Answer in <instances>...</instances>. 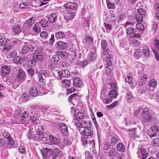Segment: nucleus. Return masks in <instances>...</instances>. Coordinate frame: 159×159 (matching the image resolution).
<instances>
[{"instance_id": "obj_1", "label": "nucleus", "mask_w": 159, "mask_h": 159, "mask_svg": "<svg viewBox=\"0 0 159 159\" xmlns=\"http://www.w3.org/2000/svg\"><path fill=\"white\" fill-rule=\"evenodd\" d=\"M149 109L147 107H139L134 113V115L137 116L138 114H141L145 121H148L149 119Z\"/></svg>"}, {"instance_id": "obj_2", "label": "nucleus", "mask_w": 159, "mask_h": 159, "mask_svg": "<svg viewBox=\"0 0 159 159\" xmlns=\"http://www.w3.org/2000/svg\"><path fill=\"white\" fill-rule=\"evenodd\" d=\"M81 141L83 146L85 147H87L89 149H93L95 147V143L93 140H89L87 139V138L84 137L82 138Z\"/></svg>"}, {"instance_id": "obj_3", "label": "nucleus", "mask_w": 159, "mask_h": 159, "mask_svg": "<svg viewBox=\"0 0 159 159\" xmlns=\"http://www.w3.org/2000/svg\"><path fill=\"white\" fill-rule=\"evenodd\" d=\"M146 14V11L143 9H138L134 16L137 22H141L143 18L145 17Z\"/></svg>"}, {"instance_id": "obj_4", "label": "nucleus", "mask_w": 159, "mask_h": 159, "mask_svg": "<svg viewBox=\"0 0 159 159\" xmlns=\"http://www.w3.org/2000/svg\"><path fill=\"white\" fill-rule=\"evenodd\" d=\"M8 41L9 40L7 39H5L3 36L0 37V46H2V49L3 52L4 53H6L10 49V47L9 48V46H8V47L6 46Z\"/></svg>"}, {"instance_id": "obj_5", "label": "nucleus", "mask_w": 159, "mask_h": 159, "mask_svg": "<svg viewBox=\"0 0 159 159\" xmlns=\"http://www.w3.org/2000/svg\"><path fill=\"white\" fill-rule=\"evenodd\" d=\"M75 125L79 128H90L92 126L91 122L89 121H87L83 120L80 122H76L75 123Z\"/></svg>"}, {"instance_id": "obj_6", "label": "nucleus", "mask_w": 159, "mask_h": 159, "mask_svg": "<svg viewBox=\"0 0 159 159\" xmlns=\"http://www.w3.org/2000/svg\"><path fill=\"white\" fill-rule=\"evenodd\" d=\"M76 10L71 11L70 10H66L63 13L64 19L66 20H70L74 18L75 15Z\"/></svg>"}, {"instance_id": "obj_7", "label": "nucleus", "mask_w": 159, "mask_h": 159, "mask_svg": "<svg viewBox=\"0 0 159 159\" xmlns=\"http://www.w3.org/2000/svg\"><path fill=\"white\" fill-rule=\"evenodd\" d=\"M126 32L127 34L129 35V37L131 38H139L141 36V35L136 33L135 30L132 27L127 29Z\"/></svg>"}, {"instance_id": "obj_8", "label": "nucleus", "mask_w": 159, "mask_h": 159, "mask_svg": "<svg viewBox=\"0 0 159 159\" xmlns=\"http://www.w3.org/2000/svg\"><path fill=\"white\" fill-rule=\"evenodd\" d=\"M52 149L44 148L40 151L43 159H47V158L52 156Z\"/></svg>"}, {"instance_id": "obj_9", "label": "nucleus", "mask_w": 159, "mask_h": 159, "mask_svg": "<svg viewBox=\"0 0 159 159\" xmlns=\"http://www.w3.org/2000/svg\"><path fill=\"white\" fill-rule=\"evenodd\" d=\"M34 49L33 46L31 44V43L29 42H26L25 44L23 46L22 52L23 54H25L30 51H32Z\"/></svg>"}, {"instance_id": "obj_10", "label": "nucleus", "mask_w": 159, "mask_h": 159, "mask_svg": "<svg viewBox=\"0 0 159 159\" xmlns=\"http://www.w3.org/2000/svg\"><path fill=\"white\" fill-rule=\"evenodd\" d=\"M155 43V48L156 49L154 50L152 48L153 53L155 55V57L157 61H158L159 57L158 55L159 54V40L155 39L154 40Z\"/></svg>"}, {"instance_id": "obj_11", "label": "nucleus", "mask_w": 159, "mask_h": 159, "mask_svg": "<svg viewBox=\"0 0 159 159\" xmlns=\"http://www.w3.org/2000/svg\"><path fill=\"white\" fill-rule=\"evenodd\" d=\"M1 75L2 79L6 75H8L10 72V67L8 65L3 66L1 69Z\"/></svg>"}, {"instance_id": "obj_12", "label": "nucleus", "mask_w": 159, "mask_h": 159, "mask_svg": "<svg viewBox=\"0 0 159 159\" xmlns=\"http://www.w3.org/2000/svg\"><path fill=\"white\" fill-rule=\"evenodd\" d=\"M79 97L77 93H75L70 95L68 98L69 102L72 103L73 105L78 102Z\"/></svg>"}, {"instance_id": "obj_13", "label": "nucleus", "mask_w": 159, "mask_h": 159, "mask_svg": "<svg viewBox=\"0 0 159 159\" xmlns=\"http://www.w3.org/2000/svg\"><path fill=\"white\" fill-rule=\"evenodd\" d=\"M33 57L37 61H41L43 58V56L40 51L36 50L33 53Z\"/></svg>"}, {"instance_id": "obj_14", "label": "nucleus", "mask_w": 159, "mask_h": 159, "mask_svg": "<svg viewBox=\"0 0 159 159\" xmlns=\"http://www.w3.org/2000/svg\"><path fill=\"white\" fill-rule=\"evenodd\" d=\"M52 158L53 159H58L60 158V154L61 151L58 148H56L54 149H52L51 150Z\"/></svg>"}, {"instance_id": "obj_15", "label": "nucleus", "mask_w": 159, "mask_h": 159, "mask_svg": "<svg viewBox=\"0 0 159 159\" xmlns=\"http://www.w3.org/2000/svg\"><path fill=\"white\" fill-rule=\"evenodd\" d=\"M64 6L66 9L70 10L71 11L76 10L75 9L77 8V4L71 2L66 3L64 5Z\"/></svg>"}, {"instance_id": "obj_16", "label": "nucleus", "mask_w": 159, "mask_h": 159, "mask_svg": "<svg viewBox=\"0 0 159 159\" xmlns=\"http://www.w3.org/2000/svg\"><path fill=\"white\" fill-rule=\"evenodd\" d=\"M90 128H84V130H82L81 134L84 136L82 138L85 137L87 138L88 136H91L93 135V132L90 129Z\"/></svg>"}, {"instance_id": "obj_17", "label": "nucleus", "mask_w": 159, "mask_h": 159, "mask_svg": "<svg viewBox=\"0 0 159 159\" xmlns=\"http://www.w3.org/2000/svg\"><path fill=\"white\" fill-rule=\"evenodd\" d=\"M59 128L61 133L64 135H67L69 133L67 129V127L64 124L61 123L60 124Z\"/></svg>"}, {"instance_id": "obj_18", "label": "nucleus", "mask_w": 159, "mask_h": 159, "mask_svg": "<svg viewBox=\"0 0 159 159\" xmlns=\"http://www.w3.org/2000/svg\"><path fill=\"white\" fill-rule=\"evenodd\" d=\"M73 85L76 88L81 87L83 86V82L80 78L75 77L73 79Z\"/></svg>"}, {"instance_id": "obj_19", "label": "nucleus", "mask_w": 159, "mask_h": 159, "mask_svg": "<svg viewBox=\"0 0 159 159\" xmlns=\"http://www.w3.org/2000/svg\"><path fill=\"white\" fill-rule=\"evenodd\" d=\"M55 46L58 49H65L67 48V45L66 43L59 41L56 43Z\"/></svg>"}, {"instance_id": "obj_20", "label": "nucleus", "mask_w": 159, "mask_h": 159, "mask_svg": "<svg viewBox=\"0 0 159 159\" xmlns=\"http://www.w3.org/2000/svg\"><path fill=\"white\" fill-rule=\"evenodd\" d=\"M140 153H141L142 155V159H145L148 155V152H146V151L143 148H141L140 149H139L137 153L139 157H140Z\"/></svg>"}, {"instance_id": "obj_21", "label": "nucleus", "mask_w": 159, "mask_h": 159, "mask_svg": "<svg viewBox=\"0 0 159 159\" xmlns=\"http://www.w3.org/2000/svg\"><path fill=\"white\" fill-rule=\"evenodd\" d=\"M48 20L51 23L55 22L57 20V15L55 13H52L47 16Z\"/></svg>"}, {"instance_id": "obj_22", "label": "nucleus", "mask_w": 159, "mask_h": 159, "mask_svg": "<svg viewBox=\"0 0 159 159\" xmlns=\"http://www.w3.org/2000/svg\"><path fill=\"white\" fill-rule=\"evenodd\" d=\"M35 22V19L34 17L30 18L27 20L25 24V26L27 27L28 29Z\"/></svg>"}, {"instance_id": "obj_23", "label": "nucleus", "mask_w": 159, "mask_h": 159, "mask_svg": "<svg viewBox=\"0 0 159 159\" xmlns=\"http://www.w3.org/2000/svg\"><path fill=\"white\" fill-rule=\"evenodd\" d=\"M25 77L24 72L21 69H19L17 75V77L20 80H22Z\"/></svg>"}, {"instance_id": "obj_24", "label": "nucleus", "mask_w": 159, "mask_h": 159, "mask_svg": "<svg viewBox=\"0 0 159 159\" xmlns=\"http://www.w3.org/2000/svg\"><path fill=\"white\" fill-rule=\"evenodd\" d=\"M86 116L82 112H77L75 115V118L77 120V122H79L81 120L84 119L85 118Z\"/></svg>"}, {"instance_id": "obj_25", "label": "nucleus", "mask_w": 159, "mask_h": 159, "mask_svg": "<svg viewBox=\"0 0 159 159\" xmlns=\"http://www.w3.org/2000/svg\"><path fill=\"white\" fill-rule=\"evenodd\" d=\"M49 139L50 141L54 144L57 145L59 144L60 143V140L54 136L49 135Z\"/></svg>"}, {"instance_id": "obj_26", "label": "nucleus", "mask_w": 159, "mask_h": 159, "mask_svg": "<svg viewBox=\"0 0 159 159\" xmlns=\"http://www.w3.org/2000/svg\"><path fill=\"white\" fill-rule=\"evenodd\" d=\"M30 93L32 96L35 97L38 95V91L36 88L32 87L30 89Z\"/></svg>"}, {"instance_id": "obj_27", "label": "nucleus", "mask_w": 159, "mask_h": 159, "mask_svg": "<svg viewBox=\"0 0 159 159\" xmlns=\"http://www.w3.org/2000/svg\"><path fill=\"white\" fill-rule=\"evenodd\" d=\"M147 75H144L143 76L139 79V85H142L144 84L147 80Z\"/></svg>"}, {"instance_id": "obj_28", "label": "nucleus", "mask_w": 159, "mask_h": 159, "mask_svg": "<svg viewBox=\"0 0 159 159\" xmlns=\"http://www.w3.org/2000/svg\"><path fill=\"white\" fill-rule=\"evenodd\" d=\"M39 23H36L33 27V30L36 33H39L41 31V28Z\"/></svg>"}, {"instance_id": "obj_29", "label": "nucleus", "mask_w": 159, "mask_h": 159, "mask_svg": "<svg viewBox=\"0 0 159 159\" xmlns=\"http://www.w3.org/2000/svg\"><path fill=\"white\" fill-rule=\"evenodd\" d=\"M61 86L64 87H68L71 84L70 81L69 80H65L61 82Z\"/></svg>"}, {"instance_id": "obj_30", "label": "nucleus", "mask_w": 159, "mask_h": 159, "mask_svg": "<svg viewBox=\"0 0 159 159\" xmlns=\"http://www.w3.org/2000/svg\"><path fill=\"white\" fill-rule=\"evenodd\" d=\"M113 60V56L111 54H109L106 58V61L107 66H111L112 65L111 61Z\"/></svg>"}, {"instance_id": "obj_31", "label": "nucleus", "mask_w": 159, "mask_h": 159, "mask_svg": "<svg viewBox=\"0 0 159 159\" xmlns=\"http://www.w3.org/2000/svg\"><path fill=\"white\" fill-rule=\"evenodd\" d=\"M96 58V54L93 52H91L88 55V59L89 61H94Z\"/></svg>"}, {"instance_id": "obj_32", "label": "nucleus", "mask_w": 159, "mask_h": 159, "mask_svg": "<svg viewBox=\"0 0 159 159\" xmlns=\"http://www.w3.org/2000/svg\"><path fill=\"white\" fill-rule=\"evenodd\" d=\"M119 140V138L116 135L113 136L111 138V143L114 144L117 143Z\"/></svg>"}, {"instance_id": "obj_33", "label": "nucleus", "mask_w": 159, "mask_h": 159, "mask_svg": "<svg viewBox=\"0 0 159 159\" xmlns=\"http://www.w3.org/2000/svg\"><path fill=\"white\" fill-rule=\"evenodd\" d=\"M118 150L121 152H124L125 150V146L121 142H119L117 147Z\"/></svg>"}, {"instance_id": "obj_34", "label": "nucleus", "mask_w": 159, "mask_h": 159, "mask_svg": "<svg viewBox=\"0 0 159 159\" xmlns=\"http://www.w3.org/2000/svg\"><path fill=\"white\" fill-rule=\"evenodd\" d=\"M93 39L92 37H86L85 39H84L83 42L86 45H90L93 43Z\"/></svg>"}, {"instance_id": "obj_35", "label": "nucleus", "mask_w": 159, "mask_h": 159, "mask_svg": "<svg viewBox=\"0 0 159 159\" xmlns=\"http://www.w3.org/2000/svg\"><path fill=\"white\" fill-rule=\"evenodd\" d=\"M12 30L13 32L16 34L19 33L20 31V27L17 24L12 26Z\"/></svg>"}, {"instance_id": "obj_36", "label": "nucleus", "mask_w": 159, "mask_h": 159, "mask_svg": "<svg viewBox=\"0 0 159 159\" xmlns=\"http://www.w3.org/2000/svg\"><path fill=\"white\" fill-rule=\"evenodd\" d=\"M55 37L57 39H60L64 38L65 35L63 32L59 31L55 34Z\"/></svg>"}, {"instance_id": "obj_37", "label": "nucleus", "mask_w": 159, "mask_h": 159, "mask_svg": "<svg viewBox=\"0 0 159 159\" xmlns=\"http://www.w3.org/2000/svg\"><path fill=\"white\" fill-rule=\"evenodd\" d=\"M142 52L146 57L149 56V48L147 46H145L143 47Z\"/></svg>"}, {"instance_id": "obj_38", "label": "nucleus", "mask_w": 159, "mask_h": 159, "mask_svg": "<svg viewBox=\"0 0 159 159\" xmlns=\"http://www.w3.org/2000/svg\"><path fill=\"white\" fill-rule=\"evenodd\" d=\"M39 23L42 27H47L49 25V23L47 20H42L40 21Z\"/></svg>"}, {"instance_id": "obj_39", "label": "nucleus", "mask_w": 159, "mask_h": 159, "mask_svg": "<svg viewBox=\"0 0 159 159\" xmlns=\"http://www.w3.org/2000/svg\"><path fill=\"white\" fill-rule=\"evenodd\" d=\"M10 42L11 44L10 45V47L12 45H14L16 44H21V41L20 40L15 39H11L10 40Z\"/></svg>"}, {"instance_id": "obj_40", "label": "nucleus", "mask_w": 159, "mask_h": 159, "mask_svg": "<svg viewBox=\"0 0 159 159\" xmlns=\"http://www.w3.org/2000/svg\"><path fill=\"white\" fill-rule=\"evenodd\" d=\"M151 129L153 132L154 133H157L159 131V125H153L151 126Z\"/></svg>"}, {"instance_id": "obj_41", "label": "nucleus", "mask_w": 159, "mask_h": 159, "mask_svg": "<svg viewBox=\"0 0 159 159\" xmlns=\"http://www.w3.org/2000/svg\"><path fill=\"white\" fill-rule=\"evenodd\" d=\"M134 56L136 59H138L141 56V53L139 49H137L135 51L134 53Z\"/></svg>"}, {"instance_id": "obj_42", "label": "nucleus", "mask_w": 159, "mask_h": 159, "mask_svg": "<svg viewBox=\"0 0 159 159\" xmlns=\"http://www.w3.org/2000/svg\"><path fill=\"white\" fill-rule=\"evenodd\" d=\"M57 54L63 58H66L68 56L67 53L66 52L59 51L57 52Z\"/></svg>"}, {"instance_id": "obj_43", "label": "nucleus", "mask_w": 159, "mask_h": 159, "mask_svg": "<svg viewBox=\"0 0 159 159\" xmlns=\"http://www.w3.org/2000/svg\"><path fill=\"white\" fill-rule=\"evenodd\" d=\"M127 132L131 137L134 138L136 137L135 129L134 128L131 129L127 131Z\"/></svg>"}, {"instance_id": "obj_44", "label": "nucleus", "mask_w": 159, "mask_h": 159, "mask_svg": "<svg viewBox=\"0 0 159 159\" xmlns=\"http://www.w3.org/2000/svg\"><path fill=\"white\" fill-rule=\"evenodd\" d=\"M109 96L111 98H115L117 96L116 91L115 90H111L109 92Z\"/></svg>"}, {"instance_id": "obj_45", "label": "nucleus", "mask_w": 159, "mask_h": 159, "mask_svg": "<svg viewBox=\"0 0 159 159\" xmlns=\"http://www.w3.org/2000/svg\"><path fill=\"white\" fill-rule=\"evenodd\" d=\"M131 76L132 74L130 73H129L127 75L126 78H125V82L129 84L131 83L132 81V77Z\"/></svg>"}, {"instance_id": "obj_46", "label": "nucleus", "mask_w": 159, "mask_h": 159, "mask_svg": "<svg viewBox=\"0 0 159 159\" xmlns=\"http://www.w3.org/2000/svg\"><path fill=\"white\" fill-rule=\"evenodd\" d=\"M101 48L103 50H105L107 49V41L105 40H102L101 42Z\"/></svg>"}, {"instance_id": "obj_47", "label": "nucleus", "mask_w": 159, "mask_h": 159, "mask_svg": "<svg viewBox=\"0 0 159 159\" xmlns=\"http://www.w3.org/2000/svg\"><path fill=\"white\" fill-rule=\"evenodd\" d=\"M26 2L28 3V4L32 5L34 7L36 6L37 3L36 0H24Z\"/></svg>"}, {"instance_id": "obj_48", "label": "nucleus", "mask_w": 159, "mask_h": 159, "mask_svg": "<svg viewBox=\"0 0 159 159\" xmlns=\"http://www.w3.org/2000/svg\"><path fill=\"white\" fill-rule=\"evenodd\" d=\"M40 37L43 39H48V34L47 32L42 31L40 33Z\"/></svg>"}, {"instance_id": "obj_49", "label": "nucleus", "mask_w": 159, "mask_h": 159, "mask_svg": "<svg viewBox=\"0 0 159 159\" xmlns=\"http://www.w3.org/2000/svg\"><path fill=\"white\" fill-rule=\"evenodd\" d=\"M36 133L38 136L37 137V138L36 137L35 139H38L39 138L42 139L43 137V134L42 133L41 131L38 129L36 131Z\"/></svg>"}, {"instance_id": "obj_50", "label": "nucleus", "mask_w": 159, "mask_h": 159, "mask_svg": "<svg viewBox=\"0 0 159 159\" xmlns=\"http://www.w3.org/2000/svg\"><path fill=\"white\" fill-rule=\"evenodd\" d=\"M118 154V153L114 149H112L110 150L109 152V156L111 157L117 156Z\"/></svg>"}, {"instance_id": "obj_51", "label": "nucleus", "mask_w": 159, "mask_h": 159, "mask_svg": "<svg viewBox=\"0 0 159 159\" xmlns=\"http://www.w3.org/2000/svg\"><path fill=\"white\" fill-rule=\"evenodd\" d=\"M21 58L20 57L16 56L13 58V61L14 63L16 64H21Z\"/></svg>"}, {"instance_id": "obj_52", "label": "nucleus", "mask_w": 159, "mask_h": 159, "mask_svg": "<svg viewBox=\"0 0 159 159\" xmlns=\"http://www.w3.org/2000/svg\"><path fill=\"white\" fill-rule=\"evenodd\" d=\"M107 3L108 8L109 9H113L115 8V5L113 3L109 1H107Z\"/></svg>"}, {"instance_id": "obj_53", "label": "nucleus", "mask_w": 159, "mask_h": 159, "mask_svg": "<svg viewBox=\"0 0 159 159\" xmlns=\"http://www.w3.org/2000/svg\"><path fill=\"white\" fill-rule=\"evenodd\" d=\"M150 121L151 120L154 122H156L157 121V119L156 117V116L154 113L152 112L151 115H150Z\"/></svg>"}, {"instance_id": "obj_54", "label": "nucleus", "mask_w": 159, "mask_h": 159, "mask_svg": "<svg viewBox=\"0 0 159 159\" xmlns=\"http://www.w3.org/2000/svg\"><path fill=\"white\" fill-rule=\"evenodd\" d=\"M109 52V50L108 49H106L104 50L102 54V58H105L106 56H108Z\"/></svg>"}, {"instance_id": "obj_55", "label": "nucleus", "mask_w": 159, "mask_h": 159, "mask_svg": "<svg viewBox=\"0 0 159 159\" xmlns=\"http://www.w3.org/2000/svg\"><path fill=\"white\" fill-rule=\"evenodd\" d=\"M157 85V82L154 79H152L150 81V87L154 88Z\"/></svg>"}, {"instance_id": "obj_56", "label": "nucleus", "mask_w": 159, "mask_h": 159, "mask_svg": "<svg viewBox=\"0 0 159 159\" xmlns=\"http://www.w3.org/2000/svg\"><path fill=\"white\" fill-rule=\"evenodd\" d=\"M127 101L129 102H132L133 100V98L130 93H128L127 95Z\"/></svg>"}, {"instance_id": "obj_57", "label": "nucleus", "mask_w": 159, "mask_h": 159, "mask_svg": "<svg viewBox=\"0 0 159 159\" xmlns=\"http://www.w3.org/2000/svg\"><path fill=\"white\" fill-rule=\"evenodd\" d=\"M152 142L154 146L157 147H159V139H152Z\"/></svg>"}, {"instance_id": "obj_58", "label": "nucleus", "mask_w": 159, "mask_h": 159, "mask_svg": "<svg viewBox=\"0 0 159 159\" xmlns=\"http://www.w3.org/2000/svg\"><path fill=\"white\" fill-rule=\"evenodd\" d=\"M37 61L35 59H32L28 61V65L29 66H35V63H36Z\"/></svg>"}, {"instance_id": "obj_59", "label": "nucleus", "mask_w": 159, "mask_h": 159, "mask_svg": "<svg viewBox=\"0 0 159 159\" xmlns=\"http://www.w3.org/2000/svg\"><path fill=\"white\" fill-rule=\"evenodd\" d=\"M116 20L117 18L115 15L113 13H111L110 17L111 21L113 23H114L116 21Z\"/></svg>"}, {"instance_id": "obj_60", "label": "nucleus", "mask_w": 159, "mask_h": 159, "mask_svg": "<svg viewBox=\"0 0 159 159\" xmlns=\"http://www.w3.org/2000/svg\"><path fill=\"white\" fill-rule=\"evenodd\" d=\"M30 120L34 124H36L39 122L38 119L34 116H31L30 117Z\"/></svg>"}, {"instance_id": "obj_61", "label": "nucleus", "mask_w": 159, "mask_h": 159, "mask_svg": "<svg viewBox=\"0 0 159 159\" xmlns=\"http://www.w3.org/2000/svg\"><path fill=\"white\" fill-rule=\"evenodd\" d=\"M136 28L139 30H144V27L143 24L141 23H138L136 25Z\"/></svg>"}, {"instance_id": "obj_62", "label": "nucleus", "mask_w": 159, "mask_h": 159, "mask_svg": "<svg viewBox=\"0 0 159 159\" xmlns=\"http://www.w3.org/2000/svg\"><path fill=\"white\" fill-rule=\"evenodd\" d=\"M52 58L53 60L54 63L55 64H56L59 60V56L57 54V55L53 56Z\"/></svg>"}, {"instance_id": "obj_63", "label": "nucleus", "mask_w": 159, "mask_h": 159, "mask_svg": "<svg viewBox=\"0 0 159 159\" xmlns=\"http://www.w3.org/2000/svg\"><path fill=\"white\" fill-rule=\"evenodd\" d=\"M18 150L21 153L25 154L26 153V149L24 146H20L18 148Z\"/></svg>"}, {"instance_id": "obj_64", "label": "nucleus", "mask_w": 159, "mask_h": 159, "mask_svg": "<svg viewBox=\"0 0 159 159\" xmlns=\"http://www.w3.org/2000/svg\"><path fill=\"white\" fill-rule=\"evenodd\" d=\"M125 18V15L123 13H122L119 16V18L117 19V21L119 23L120 21L124 20Z\"/></svg>"}]
</instances>
